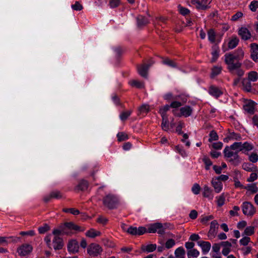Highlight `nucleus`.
Wrapping results in <instances>:
<instances>
[{
  "instance_id": "680f3d73",
  "label": "nucleus",
  "mask_w": 258,
  "mask_h": 258,
  "mask_svg": "<svg viewBox=\"0 0 258 258\" xmlns=\"http://www.w3.org/2000/svg\"><path fill=\"white\" fill-rule=\"evenodd\" d=\"M63 211L66 213H70L74 215H77L79 214L80 212L79 210L74 209V208H69V209H64Z\"/></svg>"
},
{
  "instance_id": "39448f33",
  "label": "nucleus",
  "mask_w": 258,
  "mask_h": 258,
  "mask_svg": "<svg viewBox=\"0 0 258 258\" xmlns=\"http://www.w3.org/2000/svg\"><path fill=\"white\" fill-rule=\"evenodd\" d=\"M173 113L177 116H183L185 117L190 116L192 112V109L189 106H185L180 108V112L177 109H173Z\"/></svg>"
},
{
  "instance_id": "864d4df0",
  "label": "nucleus",
  "mask_w": 258,
  "mask_h": 258,
  "mask_svg": "<svg viewBox=\"0 0 258 258\" xmlns=\"http://www.w3.org/2000/svg\"><path fill=\"white\" fill-rule=\"evenodd\" d=\"M243 237L239 240V243L241 245L246 246L250 241V238L246 236H243Z\"/></svg>"
},
{
  "instance_id": "aec40b11",
  "label": "nucleus",
  "mask_w": 258,
  "mask_h": 258,
  "mask_svg": "<svg viewBox=\"0 0 258 258\" xmlns=\"http://www.w3.org/2000/svg\"><path fill=\"white\" fill-rule=\"evenodd\" d=\"M239 43L238 38L235 36H232L227 41L228 49H232L237 46Z\"/></svg>"
},
{
  "instance_id": "603ef678",
  "label": "nucleus",
  "mask_w": 258,
  "mask_h": 258,
  "mask_svg": "<svg viewBox=\"0 0 258 258\" xmlns=\"http://www.w3.org/2000/svg\"><path fill=\"white\" fill-rule=\"evenodd\" d=\"M233 181L234 182V186L235 188H239L241 189H244L245 186L243 185L238 179L237 177L233 178Z\"/></svg>"
},
{
  "instance_id": "bb28decb",
  "label": "nucleus",
  "mask_w": 258,
  "mask_h": 258,
  "mask_svg": "<svg viewBox=\"0 0 258 258\" xmlns=\"http://www.w3.org/2000/svg\"><path fill=\"white\" fill-rule=\"evenodd\" d=\"M101 235V232L99 231L96 230L94 229H90L86 233V236L90 238H95Z\"/></svg>"
},
{
  "instance_id": "c756f323",
  "label": "nucleus",
  "mask_w": 258,
  "mask_h": 258,
  "mask_svg": "<svg viewBox=\"0 0 258 258\" xmlns=\"http://www.w3.org/2000/svg\"><path fill=\"white\" fill-rule=\"evenodd\" d=\"M137 23L139 26H142L149 23V20L144 16H139L137 19Z\"/></svg>"
},
{
  "instance_id": "4d7b16f0",
  "label": "nucleus",
  "mask_w": 258,
  "mask_h": 258,
  "mask_svg": "<svg viewBox=\"0 0 258 258\" xmlns=\"http://www.w3.org/2000/svg\"><path fill=\"white\" fill-rule=\"evenodd\" d=\"M150 109V107L147 104H143L140 107L139 110L140 113H147Z\"/></svg>"
},
{
  "instance_id": "ea45409f",
  "label": "nucleus",
  "mask_w": 258,
  "mask_h": 258,
  "mask_svg": "<svg viewBox=\"0 0 258 258\" xmlns=\"http://www.w3.org/2000/svg\"><path fill=\"white\" fill-rule=\"evenodd\" d=\"M208 39L211 43L215 41L216 33L213 29H210L208 32Z\"/></svg>"
},
{
  "instance_id": "4be33fe9",
  "label": "nucleus",
  "mask_w": 258,
  "mask_h": 258,
  "mask_svg": "<svg viewBox=\"0 0 258 258\" xmlns=\"http://www.w3.org/2000/svg\"><path fill=\"white\" fill-rule=\"evenodd\" d=\"M53 244L55 249H61L63 245L62 239L57 236H55L53 240Z\"/></svg>"
},
{
  "instance_id": "774afa93",
  "label": "nucleus",
  "mask_w": 258,
  "mask_h": 258,
  "mask_svg": "<svg viewBox=\"0 0 258 258\" xmlns=\"http://www.w3.org/2000/svg\"><path fill=\"white\" fill-rule=\"evenodd\" d=\"M249 160L252 162V163H255L258 160V155L256 153H252L249 156Z\"/></svg>"
},
{
  "instance_id": "2f4dec72",
  "label": "nucleus",
  "mask_w": 258,
  "mask_h": 258,
  "mask_svg": "<svg viewBox=\"0 0 258 258\" xmlns=\"http://www.w3.org/2000/svg\"><path fill=\"white\" fill-rule=\"evenodd\" d=\"M166 21V18L162 16H159L155 18L154 20V23L155 25H160L162 26V25L165 23Z\"/></svg>"
},
{
  "instance_id": "0e129e2a",
  "label": "nucleus",
  "mask_w": 258,
  "mask_h": 258,
  "mask_svg": "<svg viewBox=\"0 0 258 258\" xmlns=\"http://www.w3.org/2000/svg\"><path fill=\"white\" fill-rule=\"evenodd\" d=\"M175 244V241L172 239H168L165 243L166 248L169 249L172 247Z\"/></svg>"
},
{
  "instance_id": "37998d69",
  "label": "nucleus",
  "mask_w": 258,
  "mask_h": 258,
  "mask_svg": "<svg viewBox=\"0 0 258 258\" xmlns=\"http://www.w3.org/2000/svg\"><path fill=\"white\" fill-rule=\"evenodd\" d=\"M219 51L216 46L213 48V51L212 52V61L213 62L215 61L219 57Z\"/></svg>"
},
{
  "instance_id": "a878e982",
  "label": "nucleus",
  "mask_w": 258,
  "mask_h": 258,
  "mask_svg": "<svg viewBox=\"0 0 258 258\" xmlns=\"http://www.w3.org/2000/svg\"><path fill=\"white\" fill-rule=\"evenodd\" d=\"M64 227L68 229L74 230L75 231H83L84 230V228H82L78 225H76L71 222L66 223L64 224Z\"/></svg>"
},
{
  "instance_id": "f257e3e1",
  "label": "nucleus",
  "mask_w": 258,
  "mask_h": 258,
  "mask_svg": "<svg viewBox=\"0 0 258 258\" xmlns=\"http://www.w3.org/2000/svg\"><path fill=\"white\" fill-rule=\"evenodd\" d=\"M236 60L234 57V54L232 53H227L224 55V61L227 65L228 70L232 73H234L235 70L239 69L241 66V63L238 61L235 62Z\"/></svg>"
},
{
  "instance_id": "72a5a7b5",
  "label": "nucleus",
  "mask_w": 258,
  "mask_h": 258,
  "mask_svg": "<svg viewBox=\"0 0 258 258\" xmlns=\"http://www.w3.org/2000/svg\"><path fill=\"white\" fill-rule=\"evenodd\" d=\"M188 258L197 257L200 255V252L196 249L188 250L187 252Z\"/></svg>"
},
{
  "instance_id": "3c124183",
  "label": "nucleus",
  "mask_w": 258,
  "mask_h": 258,
  "mask_svg": "<svg viewBox=\"0 0 258 258\" xmlns=\"http://www.w3.org/2000/svg\"><path fill=\"white\" fill-rule=\"evenodd\" d=\"M120 4V0H109V6L113 9L117 7Z\"/></svg>"
},
{
  "instance_id": "393cba45",
  "label": "nucleus",
  "mask_w": 258,
  "mask_h": 258,
  "mask_svg": "<svg viewBox=\"0 0 258 258\" xmlns=\"http://www.w3.org/2000/svg\"><path fill=\"white\" fill-rule=\"evenodd\" d=\"M62 197L60 191L55 190L51 192L49 196L45 197L44 199L45 202H48L51 198L60 199Z\"/></svg>"
},
{
  "instance_id": "c9c22d12",
  "label": "nucleus",
  "mask_w": 258,
  "mask_h": 258,
  "mask_svg": "<svg viewBox=\"0 0 258 258\" xmlns=\"http://www.w3.org/2000/svg\"><path fill=\"white\" fill-rule=\"evenodd\" d=\"M222 68L220 66H215L212 69L211 72V77L214 78L219 74H220L221 72Z\"/></svg>"
},
{
  "instance_id": "5fc2aeb1",
  "label": "nucleus",
  "mask_w": 258,
  "mask_h": 258,
  "mask_svg": "<svg viewBox=\"0 0 258 258\" xmlns=\"http://www.w3.org/2000/svg\"><path fill=\"white\" fill-rule=\"evenodd\" d=\"M175 150L183 157L186 156L187 155L185 151L180 146H176L175 148Z\"/></svg>"
},
{
  "instance_id": "412c9836",
  "label": "nucleus",
  "mask_w": 258,
  "mask_h": 258,
  "mask_svg": "<svg viewBox=\"0 0 258 258\" xmlns=\"http://www.w3.org/2000/svg\"><path fill=\"white\" fill-rule=\"evenodd\" d=\"M221 244L224 247L222 251V254L225 256L227 255L231 251V243L228 241H223Z\"/></svg>"
},
{
  "instance_id": "052dcab7",
  "label": "nucleus",
  "mask_w": 258,
  "mask_h": 258,
  "mask_svg": "<svg viewBox=\"0 0 258 258\" xmlns=\"http://www.w3.org/2000/svg\"><path fill=\"white\" fill-rule=\"evenodd\" d=\"M201 187L198 183H195L192 188L191 191L195 195H198L200 193Z\"/></svg>"
},
{
  "instance_id": "4468645a",
  "label": "nucleus",
  "mask_w": 258,
  "mask_h": 258,
  "mask_svg": "<svg viewBox=\"0 0 258 258\" xmlns=\"http://www.w3.org/2000/svg\"><path fill=\"white\" fill-rule=\"evenodd\" d=\"M148 232L149 233H155L157 232L160 234H161L163 232L162 225L159 223H157L151 225L148 228Z\"/></svg>"
},
{
  "instance_id": "6e6552de",
  "label": "nucleus",
  "mask_w": 258,
  "mask_h": 258,
  "mask_svg": "<svg viewBox=\"0 0 258 258\" xmlns=\"http://www.w3.org/2000/svg\"><path fill=\"white\" fill-rule=\"evenodd\" d=\"M146 232V228L143 226L139 227L138 228L133 226H130L127 228V233L133 235H141Z\"/></svg>"
},
{
  "instance_id": "a211bd4d",
  "label": "nucleus",
  "mask_w": 258,
  "mask_h": 258,
  "mask_svg": "<svg viewBox=\"0 0 258 258\" xmlns=\"http://www.w3.org/2000/svg\"><path fill=\"white\" fill-rule=\"evenodd\" d=\"M238 34L241 38L244 40H247L251 37V34L246 28L242 27L239 29Z\"/></svg>"
},
{
  "instance_id": "e433bc0d",
  "label": "nucleus",
  "mask_w": 258,
  "mask_h": 258,
  "mask_svg": "<svg viewBox=\"0 0 258 258\" xmlns=\"http://www.w3.org/2000/svg\"><path fill=\"white\" fill-rule=\"evenodd\" d=\"M248 80L252 82H255L258 79V74L255 71H251L248 74Z\"/></svg>"
},
{
  "instance_id": "c03bdc74",
  "label": "nucleus",
  "mask_w": 258,
  "mask_h": 258,
  "mask_svg": "<svg viewBox=\"0 0 258 258\" xmlns=\"http://www.w3.org/2000/svg\"><path fill=\"white\" fill-rule=\"evenodd\" d=\"M131 110L123 111L120 114L119 117L122 121L125 120L131 114Z\"/></svg>"
},
{
  "instance_id": "dca6fc26",
  "label": "nucleus",
  "mask_w": 258,
  "mask_h": 258,
  "mask_svg": "<svg viewBox=\"0 0 258 258\" xmlns=\"http://www.w3.org/2000/svg\"><path fill=\"white\" fill-rule=\"evenodd\" d=\"M19 239L17 237H3L0 236V244H7L11 242H17Z\"/></svg>"
},
{
  "instance_id": "49530a36",
  "label": "nucleus",
  "mask_w": 258,
  "mask_h": 258,
  "mask_svg": "<svg viewBox=\"0 0 258 258\" xmlns=\"http://www.w3.org/2000/svg\"><path fill=\"white\" fill-rule=\"evenodd\" d=\"M170 107V105H166L160 109L159 112L162 117H167L166 115V112L169 109Z\"/></svg>"
},
{
  "instance_id": "58836bf2",
  "label": "nucleus",
  "mask_w": 258,
  "mask_h": 258,
  "mask_svg": "<svg viewBox=\"0 0 258 258\" xmlns=\"http://www.w3.org/2000/svg\"><path fill=\"white\" fill-rule=\"evenodd\" d=\"M129 84L132 86L138 88H142L144 87L143 83L138 80H132L130 81Z\"/></svg>"
},
{
  "instance_id": "6ab92c4d",
  "label": "nucleus",
  "mask_w": 258,
  "mask_h": 258,
  "mask_svg": "<svg viewBox=\"0 0 258 258\" xmlns=\"http://www.w3.org/2000/svg\"><path fill=\"white\" fill-rule=\"evenodd\" d=\"M244 189L247 190L246 194H254L258 191V187L255 183L247 184L245 186Z\"/></svg>"
},
{
  "instance_id": "de8ad7c7",
  "label": "nucleus",
  "mask_w": 258,
  "mask_h": 258,
  "mask_svg": "<svg viewBox=\"0 0 258 258\" xmlns=\"http://www.w3.org/2000/svg\"><path fill=\"white\" fill-rule=\"evenodd\" d=\"M163 63L164 64L172 68H175L177 67L176 63L172 60L169 58H166L163 60Z\"/></svg>"
},
{
  "instance_id": "e2e57ef3",
  "label": "nucleus",
  "mask_w": 258,
  "mask_h": 258,
  "mask_svg": "<svg viewBox=\"0 0 258 258\" xmlns=\"http://www.w3.org/2000/svg\"><path fill=\"white\" fill-rule=\"evenodd\" d=\"M72 8L75 11H81L83 9L82 5L78 2H76L75 4L72 5Z\"/></svg>"
},
{
  "instance_id": "423d86ee",
  "label": "nucleus",
  "mask_w": 258,
  "mask_h": 258,
  "mask_svg": "<svg viewBox=\"0 0 258 258\" xmlns=\"http://www.w3.org/2000/svg\"><path fill=\"white\" fill-rule=\"evenodd\" d=\"M102 251L101 247L98 244L92 243L90 244L87 248L88 253L92 256H97Z\"/></svg>"
},
{
  "instance_id": "2eb2a0df",
  "label": "nucleus",
  "mask_w": 258,
  "mask_h": 258,
  "mask_svg": "<svg viewBox=\"0 0 258 258\" xmlns=\"http://www.w3.org/2000/svg\"><path fill=\"white\" fill-rule=\"evenodd\" d=\"M255 107L254 102L251 100H248L245 102L243 108L245 111L249 113H252L254 112Z\"/></svg>"
},
{
  "instance_id": "a19ab883",
  "label": "nucleus",
  "mask_w": 258,
  "mask_h": 258,
  "mask_svg": "<svg viewBox=\"0 0 258 258\" xmlns=\"http://www.w3.org/2000/svg\"><path fill=\"white\" fill-rule=\"evenodd\" d=\"M156 248V245L151 244L145 246L142 248L143 250L147 252H151L154 251Z\"/></svg>"
},
{
  "instance_id": "bf43d9fd",
  "label": "nucleus",
  "mask_w": 258,
  "mask_h": 258,
  "mask_svg": "<svg viewBox=\"0 0 258 258\" xmlns=\"http://www.w3.org/2000/svg\"><path fill=\"white\" fill-rule=\"evenodd\" d=\"M206 166V169H209L210 166L212 165V161L210 160V159L207 157H204L203 159Z\"/></svg>"
},
{
  "instance_id": "13d9d810",
  "label": "nucleus",
  "mask_w": 258,
  "mask_h": 258,
  "mask_svg": "<svg viewBox=\"0 0 258 258\" xmlns=\"http://www.w3.org/2000/svg\"><path fill=\"white\" fill-rule=\"evenodd\" d=\"M185 253V251L183 247H179L177 248L175 251V255L176 257H179L183 255Z\"/></svg>"
},
{
  "instance_id": "69168bd1",
  "label": "nucleus",
  "mask_w": 258,
  "mask_h": 258,
  "mask_svg": "<svg viewBox=\"0 0 258 258\" xmlns=\"http://www.w3.org/2000/svg\"><path fill=\"white\" fill-rule=\"evenodd\" d=\"M49 229V226L47 224H45L42 227H40L38 228V231H39V233L44 234V233H45L46 232L48 231Z\"/></svg>"
},
{
  "instance_id": "8fccbe9b",
  "label": "nucleus",
  "mask_w": 258,
  "mask_h": 258,
  "mask_svg": "<svg viewBox=\"0 0 258 258\" xmlns=\"http://www.w3.org/2000/svg\"><path fill=\"white\" fill-rule=\"evenodd\" d=\"M178 97V96H173L171 93H167L163 96L164 99L167 101L176 100Z\"/></svg>"
},
{
  "instance_id": "338daca9",
  "label": "nucleus",
  "mask_w": 258,
  "mask_h": 258,
  "mask_svg": "<svg viewBox=\"0 0 258 258\" xmlns=\"http://www.w3.org/2000/svg\"><path fill=\"white\" fill-rule=\"evenodd\" d=\"M257 178V175L256 173H251L250 176L247 179V181L251 182L255 181Z\"/></svg>"
},
{
  "instance_id": "79ce46f5",
  "label": "nucleus",
  "mask_w": 258,
  "mask_h": 258,
  "mask_svg": "<svg viewBox=\"0 0 258 258\" xmlns=\"http://www.w3.org/2000/svg\"><path fill=\"white\" fill-rule=\"evenodd\" d=\"M162 117V122L161 124L162 128L163 130L165 131H168L169 130L168 121L167 117Z\"/></svg>"
},
{
  "instance_id": "ddd939ff",
  "label": "nucleus",
  "mask_w": 258,
  "mask_h": 258,
  "mask_svg": "<svg viewBox=\"0 0 258 258\" xmlns=\"http://www.w3.org/2000/svg\"><path fill=\"white\" fill-rule=\"evenodd\" d=\"M141 64L138 67V72L140 76L144 78H147L148 76V70L151 64Z\"/></svg>"
},
{
  "instance_id": "f8f14e48",
  "label": "nucleus",
  "mask_w": 258,
  "mask_h": 258,
  "mask_svg": "<svg viewBox=\"0 0 258 258\" xmlns=\"http://www.w3.org/2000/svg\"><path fill=\"white\" fill-rule=\"evenodd\" d=\"M202 194L204 197L207 198L209 200H212L214 197L212 189L207 185H205L203 186Z\"/></svg>"
},
{
  "instance_id": "4c0bfd02",
  "label": "nucleus",
  "mask_w": 258,
  "mask_h": 258,
  "mask_svg": "<svg viewBox=\"0 0 258 258\" xmlns=\"http://www.w3.org/2000/svg\"><path fill=\"white\" fill-rule=\"evenodd\" d=\"M177 8L179 13L183 16H185L190 13V11L188 9L181 6L180 5L178 6Z\"/></svg>"
},
{
  "instance_id": "f03ea898",
  "label": "nucleus",
  "mask_w": 258,
  "mask_h": 258,
  "mask_svg": "<svg viewBox=\"0 0 258 258\" xmlns=\"http://www.w3.org/2000/svg\"><path fill=\"white\" fill-rule=\"evenodd\" d=\"M225 156L230 162H233V164L237 165L239 163V156L236 151L233 150L231 147H226L224 150Z\"/></svg>"
},
{
  "instance_id": "a18cd8bd",
  "label": "nucleus",
  "mask_w": 258,
  "mask_h": 258,
  "mask_svg": "<svg viewBox=\"0 0 258 258\" xmlns=\"http://www.w3.org/2000/svg\"><path fill=\"white\" fill-rule=\"evenodd\" d=\"M242 146V151L244 152L251 151L253 148V145L247 142L243 143Z\"/></svg>"
},
{
  "instance_id": "b1692460",
  "label": "nucleus",
  "mask_w": 258,
  "mask_h": 258,
  "mask_svg": "<svg viewBox=\"0 0 258 258\" xmlns=\"http://www.w3.org/2000/svg\"><path fill=\"white\" fill-rule=\"evenodd\" d=\"M237 60H240L244 58V51L242 48L238 47L233 53Z\"/></svg>"
},
{
  "instance_id": "7c9ffc66",
  "label": "nucleus",
  "mask_w": 258,
  "mask_h": 258,
  "mask_svg": "<svg viewBox=\"0 0 258 258\" xmlns=\"http://www.w3.org/2000/svg\"><path fill=\"white\" fill-rule=\"evenodd\" d=\"M254 233V226H248L245 229L244 232L242 233V236H248L252 235Z\"/></svg>"
},
{
  "instance_id": "1a4fd4ad",
  "label": "nucleus",
  "mask_w": 258,
  "mask_h": 258,
  "mask_svg": "<svg viewBox=\"0 0 258 258\" xmlns=\"http://www.w3.org/2000/svg\"><path fill=\"white\" fill-rule=\"evenodd\" d=\"M67 247L68 250L70 253H75L79 251V243L75 239H71L69 240Z\"/></svg>"
},
{
  "instance_id": "9d476101",
  "label": "nucleus",
  "mask_w": 258,
  "mask_h": 258,
  "mask_svg": "<svg viewBox=\"0 0 258 258\" xmlns=\"http://www.w3.org/2000/svg\"><path fill=\"white\" fill-rule=\"evenodd\" d=\"M32 250V247L31 245L28 244H23L20 246L17 250L19 255L25 256L28 254Z\"/></svg>"
},
{
  "instance_id": "20e7f679",
  "label": "nucleus",
  "mask_w": 258,
  "mask_h": 258,
  "mask_svg": "<svg viewBox=\"0 0 258 258\" xmlns=\"http://www.w3.org/2000/svg\"><path fill=\"white\" fill-rule=\"evenodd\" d=\"M242 209L243 214L247 216H253L256 212V210L253 205L248 202L243 203Z\"/></svg>"
},
{
  "instance_id": "09e8293b",
  "label": "nucleus",
  "mask_w": 258,
  "mask_h": 258,
  "mask_svg": "<svg viewBox=\"0 0 258 258\" xmlns=\"http://www.w3.org/2000/svg\"><path fill=\"white\" fill-rule=\"evenodd\" d=\"M218 140V136L214 131H212L209 134V141L212 142L213 141H217Z\"/></svg>"
},
{
  "instance_id": "9b49d317",
  "label": "nucleus",
  "mask_w": 258,
  "mask_h": 258,
  "mask_svg": "<svg viewBox=\"0 0 258 258\" xmlns=\"http://www.w3.org/2000/svg\"><path fill=\"white\" fill-rule=\"evenodd\" d=\"M211 185L214 189V191L217 193H220L223 189V183L221 181L213 177L211 180Z\"/></svg>"
},
{
  "instance_id": "5701e85b",
  "label": "nucleus",
  "mask_w": 258,
  "mask_h": 258,
  "mask_svg": "<svg viewBox=\"0 0 258 258\" xmlns=\"http://www.w3.org/2000/svg\"><path fill=\"white\" fill-rule=\"evenodd\" d=\"M199 245L201 247L204 254L207 253L211 249V244L208 241H201L199 243Z\"/></svg>"
},
{
  "instance_id": "0eeeda50",
  "label": "nucleus",
  "mask_w": 258,
  "mask_h": 258,
  "mask_svg": "<svg viewBox=\"0 0 258 258\" xmlns=\"http://www.w3.org/2000/svg\"><path fill=\"white\" fill-rule=\"evenodd\" d=\"M191 3L198 9L205 10L208 8V5L212 0H190Z\"/></svg>"
},
{
  "instance_id": "f3484780",
  "label": "nucleus",
  "mask_w": 258,
  "mask_h": 258,
  "mask_svg": "<svg viewBox=\"0 0 258 258\" xmlns=\"http://www.w3.org/2000/svg\"><path fill=\"white\" fill-rule=\"evenodd\" d=\"M209 93L212 96L218 98L223 94V91L220 88L212 86L209 88Z\"/></svg>"
},
{
  "instance_id": "6e6d98bb",
  "label": "nucleus",
  "mask_w": 258,
  "mask_h": 258,
  "mask_svg": "<svg viewBox=\"0 0 258 258\" xmlns=\"http://www.w3.org/2000/svg\"><path fill=\"white\" fill-rule=\"evenodd\" d=\"M249 8L251 11H256V9L258 8V2L256 1H252L249 6Z\"/></svg>"
},
{
  "instance_id": "473e14b6",
  "label": "nucleus",
  "mask_w": 258,
  "mask_h": 258,
  "mask_svg": "<svg viewBox=\"0 0 258 258\" xmlns=\"http://www.w3.org/2000/svg\"><path fill=\"white\" fill-rule=\"evenodd\" d=\"M216 198L217 200V204L218 207H220L224 205L225 201V196H224V193L222 194L219 196L217 197Z\"/></svg>"
},
{
  "instance_id": "f704fd0d",
  "label": "nucleus",
  "mask_w": 258,
  "mask_h": 258,
  "mask_svg": "<svg viewBox=\"0 0 258 258\" xmlns=\"http://www.w3.org/2000/svg\"><path fill=\"white\" fill-rule=\"evenodd\" d=\"M242 144L241 142H235L230 146L233 150H235L238 153L239 151H242Z\"/></svg>"
},
{
  "instance_id": "c85d7f7f",
  "label": "nucleus",
  "mask_w": 258,
  "mask_h": 258,
  "mask_svg": "<svg viewBox=\"0 0 258 258\" xmlns=\"http://www.w3.org/2000/svg\"><path fill=\"white\" fill-rule=\"evenodd\" d=\"M88 183L87 181L82 180L80 181L78 185L76 186L75 189L77 190H85L87 189Z\"/></svg>"
},
{
  "instance_id": "7ed1b4c3",
  "label": "nucleus",
  "mask_w": 258,
  "mask_h": 258,
  "mask_svg": "<svg viewBox=\"0 0 258 258\" xmlns=\"http://www.w3.org/2000/svg\"><path fill=\"white\" fill-rule=\"evenodd\" d=\"M118 202L117 198L111 194L106 195L103 199L104 205L109 209L115 208Z\"/></svg>"
},
{
  "instance_id": "cd10ccee",
  "label": "nucleus",
  "mask_w": 258,
  "mask_h": 258,
  "mask_svg": "<svg viewBox=\"0 0 258 258\" xmlns=\"http://www.w3.org/2000/svg\"><path fill=\"white\" fill-rule=\"evenodd\" d=\"M240 138V136L239 134L232 132L229 133L227 137L224 139V142H228L230 140H238Z\"/></svg>"
}]
</instances>
